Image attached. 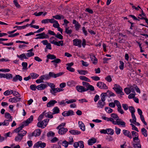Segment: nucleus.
I'll list each match as a JSON object with an SVG mask.
<instances>
[{"mask_svg": "<svg viewBox=\"0 0 148 148\" xmlns=\"http://www.w3.org/2000/svg\"><path fill=\"white\" fill-rule=\"evenodd\" d=\"M83 85L84 86L77 85L76 86V90L79 92H82L86 91L89 90L92 91L95 90L94 87L88 82H82Z\"/></svg>", "mask_w": 148, "mask_h": 148, "instance_id": "1", "label": "nucleus"}, {"mask_svg": "<svg viewBox=\"0 0 148 148\" xmlns=\"http://www.w3.org/2000/svg\"><path fill=\"white\" fill-rule=\"evenodd\" d=\"M113 86L112 89L117 94H120L121 95H124V93L123 92L122 88L119 85L115 84Z\"/></svg>", "mask_w": 148, "mask_h": 148, "instance_id": "2", "label": "nucleus"}, {"mask_svg": "<svg viewBox=\"0 0 148 148\" xmlns=\"http://www.w3.org/2000/svg\"><path fill=\"white\" fill-rule=\"evenodd\" d=\"M27 132L26 131L22 130L20 133L18 134V135L15 137L14 140L16 142H20L23 139V136L26 134Z\"/></svg>", "mask_w": 148, "mask_h": 148, "instance_id": "3", "label": "nucleus"}, {"mask_svg": "<svg viewBox=\"0 0 148 148\" xmlns=\"http://www.w3.org/2000/svg\"><path fill=\"white\" fill-rule=\"evenodd\" d=\"M36 36H38L35 38V39L36 40L41 39L48 38L49 37V36L47 34H45L44 32L38 34L36 35Z\"/></svg>", "mask_w": 148, "mask_h": 148, "instance_id": "4", "label": "nucleus"}, {"mask_svg": "<svg viewBox=\"0 0 148 148\" xmlns=\"http://www.w3.org/2000/svg\"><path fill=\"white\" fill-rule=\"evenodd\" d=\"M73 147L75 148H77L79 147L80 148H84V142L82 141H80L75 142L73 144Z\"/></svg>", "mask_w": 148, "mask_h": 148, "instance_id": "5", "label": "nucleus"}, {"mask_svg": "<svg viewBox=\"0 0 148 148\" xmlns=\"http://www.w3.org/2000/svg\"><path fill=\"white\" fill-rule=\"evenodd\" d=\"M49 73L50 78H56L62 75L64 73L61 72L56 74L53 72H49Z\"/></svg>", "mask_w": 148, "mask_h": 148, "instance_id": "6", "label": "nucleus"}, {"mask_svg": "<svg viewBox=\"0 0 148 148\" xmlns=\"http://www.w3.org/2000/svg\"><path fill=\"white\" fill-rule=\"evenodd\" d=\"M74 114V112L72 110H70L68 111H65L62 113V115L64 117L71 116Z\"/></svg>", "mask_w": 148, "mask_h": 148, "instance_id": "7", "label": "nucleus"}, {"mask_svg": "<svg viewBox=\"0 0 148 148\" xmlns=\"http://www.w3.org/2000/svg\"><path fill=\"white\" fill-rule=\"evenodd\" d=\"M97 86L101 89H107L108 88L106 84L101 82H98L97 84Z\"/></svg>", "mask_w": 148, "mask_h": 148, "instance_id": "8", "label": "nucleus"}, {"mask_svg": "<svg viewBox=\"0 0 148 148\" xmlns=\"http://www.w3.org/2000/svg\"><path fill=\"white\" fill-rule=\"evenodd\" d=\"M73 45L75 46H78L79 47H81L82 41L81 40L75 39L73 40Z\"/></svg>", "mask_w": 148, "mask_h": 148, "instance_id": "9", "label": "nucleus"}, {"mask_svg": "<svg viewBox=\"0 0 148 148\" xmlns=\"http://www.w3.org/2000/svg\"><path fill=\"white\" fill-rule=\"evenodd\" d=\"M72 23L74 25L75 30L78 31L81 27L80 24L75 19H73V20Z\"/></svg>", "mask_w": 148, "mask_h": 148, "instance_id": "10", "label": "nucleus"}, {"mask_svg": "<svg viewBox=\"0 0 148 148\" xmlns=\"http://www.w3.org/2000/svg\"><path fill=\"white\" fill-rule=\"evenodd\" d=\"M21 99V97H15L9 99V101L11 102L16 103L20 101Z\"/></svg>", "mask_w": 148, "mask_h": 148, "instance_id": "11", "label": "nucleus"}, {"mask_svg": "<svg viewBox=\"0 0 148 148\" xmlns=\"http://www.w3.org/2000/svg\"><path fill=\"white\" fill-rule=\"evenodd\" d=\"M63 90L60 89V88H54L51 89L50 90V92L53 95H55V93L57 92H59L60 91Z\"/></svg>", "mask_w": 148, "mask_h": 148, "instance_id": "12", "label": "nucleus"}, {"mask_svg": "<svg viewBox=\"0 0 148 148\" xmlns=\"http://www.w3.org/2000/svg\"><path fill=\"white\" fill-rule=\"evenodd\" d=\"M33 120V116L31 115L29 118L27 119L25 121L23 122V123L24 124L25 126H27L29 124L32 122Z\"/></svg>", "mask_w": 148, "mask_h": 148, "instance_id": "13", "label": "nucleus"}, {"mask_svg": "<svg viewBox=\"0 0 148 148\" xmlns=\"http://www.w3.org/2000/svg\"><path fill=\"white\" fill-rule=\"evenodd\" d=\"M22 80V77L19 75H16L12 78V81L14 82H16L18 80L21 81Z\"/></svg>", "mask_w": 148, "mask_h": 148, "instance_id": "14", "label": "nucleus"}, {"mask_svg": "<svg viewBox=\"0 0 148 148\" xmlns=\"http://www.w3.org/2000/svg\"><path fill=\"white\" fill-rule=\"evenodd\" d=\"M57 103V101L55 100H51L47 104V107H51L54 106L55 104Z\"/></svg>", "mask_w": 148, "mask_h": 148, "instance_id": "15", "label": "nucleus"}, {"mask_svg": "<svg viewBox=\"0 0 148 148\" xmlns=\"http://www.w3.org/2000/svg\"><path fill=\"white\" fill-rule=\"evenodd\" d=\"M68 129L64 127L60 128L58 131V133L61 135L65 134L67 131Z\"/></svg>", "mask_w": 148, "mask_h": 148, "instance_id": "16", "label": "nucleus"}, {"mask_svg": "<svg viewBox=\"0 0 148 148\" xmlns=\"http://www.w3.org/2000/svg\"><path fill=\"white\" fill-rule=\"evenodd\" d=\"M123 134L125 136H127L130 139L132 138L131 133L129 130H123Z\"/></svg>", "mask_w": 148, "mask_h": 148, "instance_id": "17", "label": "nucleus"}, {"mask_svg": "<svg viewBox=\"0 0 148 148\" xmlns=\"http://www.w3.org/2000/svg\"><path fill=\"white\" fill-rule=\"evenodd\" d=\"M105 101H102L99 100L97 103V107L99 108H103L105 105Z\"/></svg>", "mask_w": 148, "mask_h": 148, "instance_id": "18", "label": "nucleus"}, {"mask_svg": "<svg viewBox=\"0 0 148 148\" xmlns=\"http://www.w3.org/2000/svg\"><path fill=\"white\" fill-rule=\"evenodd\" d=\"M47 86L44 84H41L36 86V88L38 90H42L44 89Z\"/></svg>", "mask_w": 148, "mask_h": 148, "instance_id": "19", "label": "nucleus"}, {"mask_svg": "<svg viewBox=\"0 0 148 148\" xmlns=\"http://www.w3.org/2000/svg\"><path fill=\"white\" fill-rule=\"evenodd\" d=\"M90 58L91 59V60L92 62V63L94 64H96L97 63V60L95 57L94 55L92 54V55H90Z\"/></svg>", "mask_w": 148, "mask_h": 148, "instance_id": "20", "label": "nucleus"}, {"mask_svg": "<svg viewBox=\"0 0 148 148\" xmlns=\"http://www.w3.org/2000/svg\"><path fill=\"white\" fill-rule=\"evenodd\" d=\"M78 124L80 129L83 131H84L85 130V127L84 123L81 121H79Z\"/></svg>", "mask_w": 148, "mask_h": 148, "instance_id": "21", "label": "nucleus"}, {"mask_svg": "<svg viewBox=\"0 0 148 148\" xmlns=\"http://www.w3.org/2000/svg\"><path fill=\"white\" fill-rule=\"evenodd\" d=\"M52 42L51 44L58 46H60V45L61 46L63 45V40L59 41L58 42L53 41Z\"/></svg>", "mask_w": 148, "mask_h": 148, "instance_id": "22", "label": "nucleus"}, {"mask_svg": "<svg viewBox=\"0 0 148 148\" xmlns=\"http://www.w3.org/2000/svg\"><path fill=\"white\" fill-rule=\"evenodd\" d=\"M97 139L95 138H92L89 139L88 141V144L89 145H92L94 143H96Z\"/></svg>", "mask_w": 148, "mask_h": 148, "instance_id": "23", "label": "nucleus"}, {"mask_svg": "<svg viewBox=\"0 0 148 148\" xmlns=\"http://www.w3.org/2000/svg\"><path fill=\"white\" fill-rule=\"evenodd\" d=\"M69 132L71 134L74 135H77L81 134L80 131L76 130H71Z\"/></svg>", "mask_w": 148, "mask_h": 148, "instance_id": "24", "label": "nucleus"}, {"mask_svg": "<svg viewBox=\"0 0 148 148\" xmlns=\"http://www.w3.org/2000/svg\"><path fill=\"white\" fill-rule=\"evenodd\" d=\"M52 114H57L60 112L59 108L57 106L54 107L52 109Z\"/></svg>", "mask_w": 148, "mask_h": 148, "instance_id": "25", "label": "nucleus"}, {"mask_svg": "<svg viewBox=\"0 0 148 148\" xmlns=\"http://www.w3.org/2000/svg\"><path fill=\"white\" fill-rule=\"evenodd\" d=\"M41 130L39 129H38L35 130L33 132L34 135V136H40L41 133Z\"/></svg>", "mask_w": 148, "mask_h": 148, "instance_id": "26", "label": "nucleus"}, {"mask_svg": "<svg viewBox=\"0 0 148 148\" xmlns=\"http://www.w3.org/2000/svg\"><path fill=\"white\" fill-rule=\"evenodd\" d=\"M18 58H19L21 60H23L24 59H28L27 57L26 56L25 53H23L20 55H17Z\"/></svg>", "mask_w": 148, "mask_h": 148, "instance_id": "27", "label": "nucleus"}, {"mask_svg": "<svg viewBox=\"0 0 148 148\" xmlns=\"http://www.w3.org/2000/svg\"><path fill=\"white\" fill-rule=\"evenodd\" d=\"M5 117L6 118L8 119L9 121H12V117L9 113H5Z\"/></svg>", "mask_w": 148, "mask_h": 148, "instance_id": "28", "label": "nucleus"}, {"mask_svg": "<svg viewBox=\"0 0 148 148\" xmlns=\"http://www.w3.org/2000/svg\"><path fill=\"white\" fill-rule=\"evenodd\" d=\"M79 78L82 80L84 81L88 82H90V79L85 76H79Z\"/></svg>", "mask_w": 148, "mask_h": 148, "instance_id": "29", "label": "nucleus"}, {"mask_svg": "<svg viewBox=\"0 0 148 148\" xmlns=\"http://www.w3.org/2000/svg\"><path fill=\"white\" fill-rule=\"evenodd\" d=\"M44 123L43 121H39L38 122L37 124V126L39 127H41L42 128H44L46 126H45V125H44Z\"/></svg>", "mask_w": 148, "mask_h": 148, "instance_id": "30", "label": "nucleus"}, {"mask_svg": "<svg viewBox=\"0 0 148 148\" xmlns=\"http://www.w3.org/2000/svg\"><path fill=\"white\" fill-rule=\"evenodd\" d=\"M45 116L46 117H48L49 118L52 119L53 117V114H52V113L49 112L47 113H44Z\"/></svg>", "mask_w": 148, "mask_h": 148, "instance_id": "31", "label": "nucleus"}, {"mask_svg": "<svg viewBox=\"0 0 148 148\" xmlns=\"http://www.w3.org/2000/svg\"><path fill=\"white\" fill-rule=\"evenodd\" d=\"M77 71L79 74L82 75H85L88 73V71L86 70H78Z\"/></svg>", "mask_w": 148, "mask_h": 148, "instance_id": "32", "label": "nucleus"}, {"mask_svg": "<svg viewBox=\"0 0 148 148\" xmlns=\"http://www.w3.org/2000/svg\"><path fill=\"white\" fill-rule=\"evenodd\" d=\"M76 84L75 82L73 80L69 81L67 82V85L69 86L72 87L75 85Z\"/></svg>", "mask_w": 148, "mask_h": 148, "instance_id": "33", "label": "nucleus"}, {"mask_svg": "<svg viewBox=\"0 0 148 148\" xmlns=\"http://www.w3.org/2000/svg\"><path fill=\"white\" fill-rule=\"evenodd\" d=\"M4 78H6L8 79H11L13 78V76L11 74L8 73L5 74Z\"/></svg>", "mask_w": 148, "mask_h": 148, "instance_id": "34", "label": "nucleus"}, {"mask_svg": "<svg viewBox=\"0 0 148 148\" xmlns=\"http://www.w3.org/2000/svg\"><path fill=\"white\" fill-rule=\"evenodd\" d=\"M13 93V90H8L5 91L3 93V95L5 96H8L10 95Z\"/></svg>", "mask_w": 148, "mask_h": 148, "instance_id": "35", "label": "nucleus"}, {"mask_svg": "<svg viewBox=\"0 0 148 148\" xmlns=\"http://www.w3.org/2000/svg\"><path fill=\"white\" fill-rule=\"evenodd\" d=\"M30 75L31 78L32 79H36L39 76V75L38 74L34 73H31Z\"/></svg>", "mask_w": 148, "mask_h": 148, "instance_id": "36", "label": "nucleus"}, {"mask_svg": "<svg viewBox=\"0 0 148 148\" xmlns=\"http://www.w3.org/2000/svg\"><path fill=\"white\" fill-rule=\"evenodd\" d=\"M47 57L48 59H50L51 60L55 59L56 58V57L55 55L50 54L47 55Z\"/></svg>", "mask_w": 148, "mask_h": 148, "instance_id": "37", "label": "nucleus"}, {"mask_svg": "<svg viewBox=\"0 0 148 148\" xmlns=\"http://www.w3.org/2000/svg\"><path fill=\"white\" fill-rule=\"evenodd\" d=\"M141 132L142 134L144 135L145 137H147V130L144 128L141 129Z\"/></svg>", "mask_w": 148, "mask_h": 148, "instance_id": "38", "label": "nucleus"}, {"mask_svg": "<svg viewBox=\"0 0 148 148\" xmlns=\"http://www.w3.org/2000/svg\"><path fill=\"white\" fill-rule=\"evenodd\" d=\"M107 131H108L107 134H110V135H112L114 133V130L111 128H108L107 129Z\"/></svg>", "mask_w": 148, "mask_h": 148, "instance_id": "39", "label": "nucleus"}, {"mask_svg": "<svg viewBox=\"0 0 148 148\" xmlns=\"http://www.w3.org/2000/svg\"><path fill=\"white\" fill-rule=\"evenodd\" d=\"M124 63L123 61L120 60L119 61V69L121 70H123L124 68Z\"/></svg>", "mask_w": 148, "mask_h": 148, "instance_id": "40", "label": "nucleus"}, {"mask_svg": "<svg viewBox=\"0 0 148 148\" xmlns=\"http://www.w3.org/2000/svg\"><path fill=\"white\" fill-rule=\"evenodd\" d=\"M55 36L57 38L60 40H62L63 38V36L59 32H58L57 34H56Z\"/></svg>", "mask_w": 148, "mask_h": 148, "instance_id": "41", "label": "nucleus"}, {"mask_svg": "<svg viewBox=\"0 0 148 148\" xmlns=\"http://www.w3.org/2000/svg\"><path fill=\"white\" fill-rule=\"evenodd\" d=\"M39 147L41 148H44L46 146V144L45 143L42 142L41 141H39Z\"/></svg>", "mask_w": 148, "mask_h": 148, "instance_id": "42", "label": "nucleus"}, {"mask_svg": "<svg viewBox=\"0 0 148 148\" xmlns=\"http://www.w3.org/2000/svg\"><path fill=\"white\" fill-rule=\"evenodd\" d=\"M22 65L23 66V70H27V64L26 62H23L22 64Z\"/></svg>", "mask_w": 148, "mask_h": 148, "instance_id": "43", "label": "nucleus"}, {"mask_svg": "<svg viewBox=\"0 0 148 148\" xmlns=\"http://www.w3.org/2000/svg\"><path fill=\"white\" fill-rule=\"evenodd\" d=\"M117 110L118 112L121 113V114H123L124 113V112L123 110L122 109L121 106L117 108Z\"/></svg>", "mask_w": 148, "mask_h": 148, "instance_id": "44", "label": "nucleus"}, {"mask_svg": "<svg viewBox=\"0 0 148 148\" xmlns=\"http://www.w3.org/2000/svg\"><path fill=\"white\" fill-rule=\"evenodd\" d=\"M12 94L14 96H15V97H21V95L18 92L16 91H13V93H12Z\"/></svg>", "mask_w": 148, "mask_h": 148, "instance_id": "45", "label": "nucleus"}, {"mask_svg": "<svg viewBox=\"0 0 148 148\" xmlns=\"http://www.w3.org/2000/svg\"><path fill=\"white\" fill-rule=\"evenodd\" d=\"M108 97H109L116 96V95L115 94L109 90H108Z\"/></svg>", "mask_w": 148, "mask_h": 148, "instance_id": "46", "label": "nucleus"}, {"mask_svg": "<svg viewBox=\"0 0 148 148\" xmlns=\"http://www.w3.org/2000/svg\"><path fill=\"white\" fill-rule=\"evenodd\" d=\"M69 27H66L65 29V32L68 34L69 35L71 34L72 30L71 29H69Z\"/></svg>", "mask_w": 148, "mask_h": 148, "instance_id": "47", "label": "nucleus"}, {"mask_svg": "<svg viewBox=\"0 0 148 148\" xmlns=\"http://www.w3.org/2000/svg\"><path fill=\"white\" fill-rule=\"evenodd\" d=\"M29 26V24H27L25 25L22 26H18V30H21L22 29H24L27 27H28Z\"/></svg>", "mask_w": 148, "mask_h": 148, "instance_id": "48", "label": "nucleus"}, {"mask_svg": "<svg viewBox=\"0 0 148 148\" xmlns=\"http://www.w3.org/2000/svg\"><path fill=\"white\" fill-rule=\"evenodd\" d=\"M124 91L127 95L129 94L131 92V90L128 88H125L124 89Z\"/></svg>", "mask_w": 148, "mask_h": 148, "instance_id": "49", "label": "nucleus"}, {"mask_svg": "<svg viewBox=\"0 0 148 148\" xmlns=\"http://www.w3.org/2000/svg\"><path fill=\"white\" fill-rule=\"evenodd\" d=\"M10 121H9V120H5L4 122L2 123V125L8 126L9 124V122Z\"/></svg>", "mask_w": 148, "mask_h": 148, "instance_id": "50", "label": "nucleus"}, {"mask_svg": "<svg viewBox=\"0 0 148 148\" xmlns=\"http://www.w3.org/2000/svg\"><path fill=\"white\" fill-rule=\"evenodd\" d=\"M110 116L112 117L113 119H116L117 118H119L118 115L115 113H112L110 114Z\"/></svg>", "mask_w": 148, "mask_h": 148, "instance_id": "51", "label": "nucleus"}, {"mask_svg": "<svg viewBox=\"0 0 148 148\" xmlns=\"http://www.w3.org/2000/svg\"><path fill=\"white\" fill-rule=\"evenodd\" d=\"M55 136L54 133L52 131H50L47 134V136L48 137H50L51 136Z\"/></svg>", "mask_w": 148, "mask_h": 148, "instance_id": "52", "label": "nucleus"}, {"mask_svg": "<svg viewBox=\"0 0 148 148\" xmlns=\"http://www.w3.org/2000/svg\"><path fill=\"white\" fill-rule=\"evenodd\" d=\"M69 144V142L66 140H64L62 142V145L63 146H64L65 147H68Z\"/></svg>", "mask_w": 148, "mask_h": 148, "instance_id": "53", "label": "nucleus"}, {"mask_svg": "<svg viewBox=\"0 0 148 148\" xmlns=\"http://www.w3.org/2000/svg\"><path fill=\"white\" fill-rule=\"evenodd\" d=\"M140 117L141 121L143 122L144 123V124L145 125H147V123L145 121V119L143 115H140Z\"/></svg>", "mask_w": 148, "mask_h": 148, "instance_id": "54", "label": "nucleus"}, {"mask_svg": "<svg viewBox=\"0 0 148 148\" xmlns=\"http://www.w3.org/2000/svg\"><path fill=\"white\" fill-rule=\"evenodd\" d=\"M13 3L14 5L16 6V7L19 8L21 7L20 5L18 4L17 0H14Z\"/></svg>", "mask_w": 148, "mask_h": 148, "instance_id": "55", "label": "nucleus"}, {"mask_svg": "<svg viewBox=\"0 0 148 148\" xmlns=\"http://www.w3.org/2000/svg\"><path fill=\"white\" fill-rule=\"evenodd\" d=\"M121 130L120 129L117 127H115V132L117 135H119L120 133Z\"/></svg>", "mask_w": 148, "mask_h": 148, "instance_id": "56", "label": "nucleus"}, {"mask_svg": "<svg viewBox=\"0 0 148 148\" xmlns=\"http://www.w3.org/2000/svg\"><path fill=\"white\" fill-rule=\"evenodd\" d=\"M45 112V111H44L39 116L38 119V121H40L43 119L44 114H45L44 113Z\"/></svg>", "mask_w": 148, "mask_h": 148, "instance_id": "57", "label": "nucleus"}, {"mask_svg": "<svg viewBox=\"0 0 148 148\" xmlns=\"http://www.w3.org/2000/svg\"><path fill=\"white\" fill-rule=\"evenodd\" d=\"M105 79L106 80L107 82H111L112 81V79L110 75H109L106 77Z\"/></svg>", "mask_w": 148, "mask_h": 148, "instance_id": "58", "label": "nucleus"}, {"mask_svg": "<svg viewBox=\"0 0 148 148\" xmlns=\"http://www.w3.org/2000/svg\"><path fill=\"white\" fill-rule=\"evenodd\" d=\"M61 62V60L58 58L55 59L54 60H53L51 61V63L55 62L56 63H60Z\"/></svg>", "mask_w": 148, "mask_h": 148, "instance_id": "59", "label": "nucleus"}, {"mask_svg": "<svg viewBox=\"0 0 148 148\" xmlns=\"http://www.w3.org/2000/svg\"><path fill=\"white\" fill-rule=\"evenodd\" d=\"M122 106L125 110H128V108H129L127 105L125 103L122 104Z\"/></svg>", "mask_w": 148, "mask_h": 148, "instance_id": "60", "label": "nucleus"}, {"mask_svg": "<svg viewBox=\"0 0 148 148\" xmlns=\"http://www.w3.org/2000/svg\"><path fill=\"white\" fill-rule=\"evenodd\" d=\"M133 146L135 148H141V146L140 143L134 144Z\"/></svg>", "mask_w": 148, "mask_h": 148, "instance_id": "61", "label": "nucleus"}, {"mask_svg": "<svg viewBox=\"0 0 148 148\" xmlns=\"http://www.w3.org/2000/svg\"><path fill=\"white\" fill-rule=\"evenodd\" d=\"M125 123L123 121H120V122L118 121V125H121L123 127H125Z\"/></svg>", "mask_w": 148, "mask_h": 148, "instance_id": "62", "label": "nucleus"}, {"mask_svg": "<svg viewBox=\"0 0 148 148\" xmlns=\"http://www.w3.org/2000/svg\"><path fill=\"white\" fill-rule=\"evenodd\" d=\"M82 30L84 34V35L85 36H87L88 34V33L86 30V28L84 27H83L82 28Z\"/></svg>", "mask_w": 148, "mask_h": 148, "instance_id": "63", "label": "nucleus"}, {"mask_svg": "<svg viewBox=\"0 0 148 148\" xmlns=\"http://www.w3.org/2000/svg\"><path fill=\"white\" fill-rule=\"evenodd\" d=\"M129 110L131 113H133L135 112V110L134 107L132 106H130L129 107Z\"/></svg>", "mask_w": 148, "mask_h": 148, "instance_id": "64", "label": "nucleus"}]
</instances>
